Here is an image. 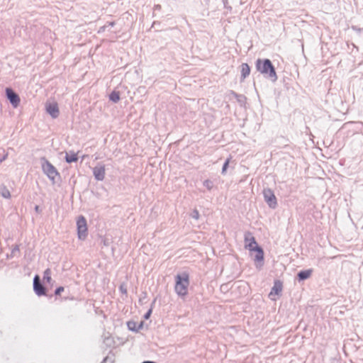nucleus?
Masks as SVG:
<instances>
[{
  "label": "nucleus",
  "instance_id": "16",
  "mask_svg": "<svg viewBox=\"0 0 363 363\" xmlns=\"http://www.w3.org/2000/svg\"><path fill=\"white\" fill-rule=\"evenodd\" d=\"M312 272L313 270L312 269H308V270H305V271H301L298 274V277L299 278L300 280H304V279H306L308 278H309L312 274Z\"/></svg>",
  "mask_w": 363,
  "mask_h": 363
},
{
  "label": "nucleus",
  "instance_id": "2",
  "mask_svg": "<svg viewBox=\"0 0 363 363\" xmlns=\"http://www.w3.org/2000/svg\"><path fill=\"white\" fill-rule=\"evenodd\" d=\"M257 69L263 74H267L271 78L277 79V74L271 61L268 59H258L256 62Z\"/></svg>",
  "mask_w": 363,
  "mask_h": 363
},
{
  "label": "nucleus",
  "instance_id": "17",
  "mask_svg": "<svg viewBox=\"0 0 363 363\" xmlns=\"http://www.w3.org/2000/svg\"><path fill=\"white\" fill-rule=\"evenodd\" d=\"M109 100L114 102V103H117L120 100V94H119V91H113L110 94H109Z\"/></svg>",
  "mask_w": 363,
  "mask_h": 363
},
{
  "label": "nucleus",
  "instance_id": "18",
  "mask_svg": "<svg viewBox=\"0 0 363 363\" xmlns=\"http://www.w3.org/2000/svg\"><path fill=\"white\" fill-rule=\"evenodd\" d=\"M50 274H51V270L50 269H47L45 270L44 274H43V279L48 283H50V281H51Z\"/></svg>",
  "mask_w": 363,
  "mask_h": 363
},
{
  "label": "nucleus",
  "instance_id": "8",
  "mask_svg": "<svg viewBox=\"0 0 363 363\" xmlns=\"http://www.w3.org/2000/svg\"><path fill=\"white\" fill-rule=\"evenodd\" d=\"M283 289L282 282L279 280H276L274 284V286L272 287L270 293L269 294V297L272 301H276L277 297L281 294Z\"/></svg>",
  "mask_w": 363,
  "mask_h": 363
},
{
  "label": "nucleus",
  "instance_id": "30",
  "mask_svg": "<svg viewBox=\"0 0 363 363\" xmlns=\"http://www.w3.org/2000/svg\"><path fill=\"white\" fill-rule=\"evenodd\" d=\"M142 363H156L155 362H152V361H145Z\"/></svg>",
  "mask_w": 363,
  "mask_h": 363
},
{
  "label": "nucleus",
  "instance_id": "28",
  "mask_svg": "<svg viewBox=\"0 0 363 363\" xmlns=\"http://www.w3.org/2000/svg\"><path fill=\"white\" fill-rule=\"evenodd\" d=\"M151 313V310H149L144 315V318L145 319H147Z\"/></svg>",
  "mask_w": 363,
  "mask_h": 363
},
{
  "label": "nucleus",
  "instance_id": "6",
  "mask_svg": "<svg viewBox=\"0 0 363 363\" xmlns=\"http://www.w3.org/2000/svg\"><path fill=\"white\" fill-rule=\"evenodd\" d=\"M245 247L251 253L253 250L258 248L259 246L255 240V238L252 236V233L247 232L245 235Z\"/></svg>",
  "mask_w": 363,
  "mask_h": 363
},
{
  "label": "nucleus",
  "instance_id": "26",
  "mask_svg": "<svg viewBox=\"0 0 363 363\" xmlns=\"http://www.w3.org/2000/svg\"><path fill=\"white\" fill-rule=\"evenodd\" d=\"M101 242L103 243V245L104 246H108V245H109L108 240L107 239H106V238H102Z\"/></svg>",
  "mask_w": 363,
  "mask_h": 363
},
{
  "label": "nucleus",
  "instance_id": "3",
  "mask_svg": "<svg viewBox=\"0 0 363 363\" xmlns=\"http://www.w3.org/2000/svg\"><path fill=\"white\" fill-rule=\"evenodd\" d=\"M40 162L43 173L48 176L49 179L52 181V184H55V178L57 177H60V173L45 157H42L40 159Z\"/></svg>",
  "mask_w": 363,
  "mask_h": 363
},
{
  "label": "nucleus",
  "instance_id": "11",
  "mask_svg": "<svg viewBox=\"0 0 363 363\" xmlns=\"http://www.w3.org/2000/svg\"><path fill=\"white\" fill-rule=\"evenodd\" d=\"M45 109L52 118H57L59 116L60 111L56 102L47 103L45 104Z\"/></svg>",
  "mask_w": 363,
  "mask_h": 363
},
{
  "label": "nucleus",
  "instance_id": "22",
  "mask_svg": "<svg viewBox=\"0 0 363 363\" xmlns=\"http://www.w3.org/2000/svg\"><path fill=\"white\" fill-rule=\"evenodd\" d=\"M65 289L63 286H59L55 289V294L56 296L60 295L62 291H64Z\"/></svg>",
  "mask_w": 363,
  "mask_h": 363
},
{
  "label": "nucleus",
  "instance_id": "29",
  "mask_svg": "<svg viewBox=\"0 0 363 363\" xmlns=\"http://www.w3.org/2000/svg\"><path fill=\"white\" fill-rule=\"evenodd\" d=\"M108 361V357H105L103 361L101 362V363H106Z\"/></svg>",
  "mask_w": 363,
  "mask_h": 363
},
{
  "label": "nucleus",
  "instance_id": "24",
  "mask_svg": "<svg viewBox=\"0 0 363 363\" xmlns=\"http://www.w3.org/2000/svg\"><path fill=\"white\" fill-rule=\"evenodd\" d=\"M115 25V22H107L106 24L102 28L103 29H105L106 28L110 26L113 27Z\"/></svg>",
  "mask_w": 363,
  "mask_h": 363
},
{
  "label": "nucleus",
  "instance_id": "31",
  "mask_svg": "<svg viewBox=\"0 0 363 363\" xmlns=\"http://www.w3.org/2000/svg\"><path fill=\"white\" fill-rule=\"evenodd\" d=\"M35 210L37 212H38V211H39V206H36L35 207Z\"/></svg>",
  "mask_w": 363,
  "mask_h": 363
},
{
  "label": "nucleus",
  "instance_id": "9",
  "mask_svg": "<svg viewBox=\"0 0 363 363\" xmlns=\"http://www.w3.org/2000/svg\"><path fill=\"white\" fill-rule=\"evenodd\" d=\"M93 174L97 181H103L106 174L105 166L101 164H98L93 168Z\"/></svg>",
  "mask_w": 363,
  "mask_h": 363
},
{
  "label": "nucleus",
  "instance_id": "20",
  "mask_svg": "<svg viewBox=\"0 0 363 363\" xmlns=\"http://www.w3.org/2000/svg\"><path fill=\"white\" fill-rule=\"evenodd\" d=\"M203 185L208 189L211 190L213 188V182L209 180L206 179L203 182Z\"/></svg>",
  "mask_w": 363,
  "mask_h": 363
},
{
  "label": "nucleus",
  "instance_id": "21",
  "mask_svg": "<svg viewBox=\"0 0 363 363\" xmlns=\"http://www.w3.org/2000/svg\"><path fill=\"white\" fill-rule=\"evenodd\" d=\"M119 291L121 294L127 295V288L125 284H121L119 286Z\"/></svg>",
  "mask_w": 363,
  "mask_h": 363
},
{
  "label": "nucleus",
  "instance_id": "4",
  "mask_svg": "<svg viewBox=\"0 0 363 363\" xmlns=\"http://www.w3.org/2000/svg\"><path fill=\"white\" fill-rule=\"evenodd\" d=\"M77 235L81 240H84L88 235L86 220L83 216H79L77 220Z\"/></svg>",
  "mask_w": 363,
  "mask_h": 363
},
{
  "label": "nucleus",
  "instance_id": "14",
  "mask_svg": "<svg viewBox=\"0 0 363 363\" xmlns=\"http://www.w3.org/2000/svg\"><path fill=\"white\" fill-rule=\"evenodd\" d=\"M78 160L77 154L73 151H70L69 152H66L65 155V161L67 163H72L77 162Z\"/></svg>",
  "mask_w": 363,
  "mask_h": 363
},
{
  "label": "nucleus",
  "instance_id": "15",
  "mask_svg": "<svg viewBox=\"0 0 363 363\" xmlns=\"http://www.w3.org/2000/svg\"><path fill=\"white\" fill-rule=\"evenodd\" d=\"M250 73V67L247 63L241 65V76L243 79L246 78Z\"/></svg>",
  "mask_w": 363,
  "mask_h": 363
},
{
  "label": "nucleus",
  "instance_id": "5",
  "mask_svg": "<svg viewBox=\"0 0 363 363\" xmlns=\"http://www.w3.org/2000/svg\"><path fill=\"white\" fill-rule=\"evenodd\" d=\"M6 96L13 108H17L21 102V99L18 94H16L11 88H6Z\"/></svg>",
  "mask_w": 363,
  "mask_h": 363
},
{
  "label": "nucleus",
  "instance_id": "25",
  "mask_svg": "<svg viewBox=\"0 0 363 363\" xmlns=\"http://www.w3.org/2000/svg\"><path fill=\"white\" fill-rule=\"evenodd\" d=\"M16 252H19V248H18V245H16V246H14V247H13V249H12V250H11V253H12L13 255H15V253H16Z\"/></svg>",
  "mask_w": 363,
  "mask_h": 363
},
{
  "label": "nucleus",
  "instance_id": "1",
  "mask_svg": "<svg viewBox=\"0 0 363 363\" xmlns=\"http://www.w3.org/2000/svg\"><path fill=\"white\" fill-rule=\"evenodd\" d=\"M189 286V274L187 272H182L175 277L176 293L180 296H185L188 294Z\"/></svg>",
  "mask_w": 363,
  "mask_h": 363
},
{
  "label": "nucleus",
  "instance_id": "13",
  "mask_svg": "<svg viewBox=\"0 0 363 363\" xmlns=\"http://www.w3.org/2000/svg\"><path fill=\"white\" fill-rule=\"evenodd\" d=\"M143 323L141 321L139 324L133 320L128 321L127 326L128 329L131 331L138 332L140 329L143 328Z\"/></svg>",
  "mask_w": 363,
  "mask_h": 363
},
{
  "label": "nucleus",
  "instance_id": "19",
  "mask_svg": "<svg viewBox=\"0 0 363 363\" xmlns=\"http://www.w3.org/2000/svg\"><path fill=\"white\" fill-rule=\"evenodd\" d=\"M1 196L4 198L9 199V198L11 197V194H10L9 191L6 188H4V189H3L2 192H1Z\"/></svg>",
  "mask_w": 363,
  "mask_h": 363
},
{
  "label": "nucleus",
  "instance_id": "23",
  "mask_svg": "<svg viewBox=\"0 0 363 363\" xmlns=\"http://www.w3.org/2000/svg\"><path fill=\"white\" fill-rule=\"evenodd\" d=\"M229 162H230V160H229V159H228V160H226V162H225V164H223V169H222V172H223V173H225V171H226V169H227V168H228V167Z\"/></svg>",
  "mask_w": 363,
  "mask_h": 363
},
{
  "label": "nucleus",
  "instance_id": "27",
  "mask_svg": "<svg viewBox=\"0 0 363 363\" xmlns=\"http://www.w3.org/2000/svg\"><path fill=\"white\" fill-rule=\"evenodd\" d=\"M7 157H8V153L4 154V155L0 158V162H4V160H6Z\"/></svg>",
  "mask_w": 363,
  "mask_h": 363
},
{
  "label": "nucleus",
  "instance_id": "12",
  "mask_svg": "<svg viewBox=\"0 0 363 363\" xmlns=\"http://www.w3.org/2000/svg\"><path fill=\"white\" fill-rule=\"evenodd\" d=\"M252 252L255 253L254 261L256 263V266L258 267H261L263 264L264 261L263 250L260 247H259L258 248L253 250Z\"/></svg>",
  "mask_w": 363,
  "mask_h": 363
},
{
  "label": "nucleus",
  "instance_id": "10",
  "mask_svg": "<svg viewBox=\"0 0 363 363\" xmlns=\"http://www.w3.org/2000/svg\"><path fill=\"white\" fill-rule=\"evenodd\" d=\"M33 290L38 296H43L45 294V287L40 282V278L36 275L33 279Z\"/></svg>",
  "mask_w": 363,
  "mask_h": 363
},
{
  "label": "nucleus",
  "instance_id": "7",
  "mask_svg": "<svg viewBox=\"0 0 363 363\" xmlns=\"http://www.w3.org/2000/svg\"><path fill=\"white\" fill-rule=\"evenodd\" d=\"M264 197L265 201L267 203L270 208H274L277 205V198L272 191V190L269 189H267L264 190Z\"/></svg>",
  "mask_w": 363,
  "mask_h": 363
},
{
  "label": "nucleus",
  "instance_id": "32",
  "mask_svg": "<svg viewBox=\"0 0 363 363\" xmlns=\"http://www.w3.org/2000/svg\"><path fill=\"white\" fill-rule=\"evenodd\" d=\"M159 7L158 5L155 6V9H157Z\"/></svg>",
  "mask_w": 363,
  "mask_h": 363
}]
</instances>
